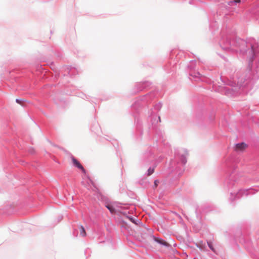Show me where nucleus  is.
I'll return each instance as SVG.
<instances>
[{
  "label": "nucleus",
  "mask_w": 259,
  "mask_h": 259,
  "mask_svg": "<svg viewBox=\"0 0 259 259\" xmlns=\"http://www.w3.org/2000/svg\"><path fill=\"white\" fill-rule=\"evenodd\" d=\"M246 147L247 145L245 143H238L235 145V150L237 151H243Z\"/></svg>",
  "instance_id": "f257e3e1"
},
{
  "label": "nucleus",
  "mask_w": 259,
  "mask_h": 259,
  "mask_svg": "<svg viewBox=\"0 0 259 259\" xmlns=\"http://www.w3.org/2000/svg\"><path fill=\"white\" fill-rule=\"evenodd\" d=\"M72 162L73 164L78 167V168L80 169L82 172L84 173L85 172V169L83 167V166L81 165V164L75 158H72Z\"/></svg>",
  "instance_id": "f03ea898"
},
{
  "label": "nucleus",
  "mask_w": 259,
  "mask_h": 259,
  "mask_svg": "<svg viewBox=\"0 0 259 259\" xmlns=\"http://www.w3.org/2000/svg\"><path fill=\"white\" fill-rule=\"evenodd\" d=\"M80 235L82 236H83V237L85 236L86 235H87L85 230L84 227L82 226H80Z\"/></svg>",
  "instance_id": "7ed1b4c3"
},
{
  "label": "nucleus",
  "mask_w": 259,
  "mask_h": 259,
  "mask_svg": "<svg viewBox=\"0 0 259 259\" xmlns=\"http://www.w3.org/2000/svg\"><path fill=\"white\" fill-rule=\"evenodd\" d=\"M106 207L108 208V209L110 210L111 212L113 213L115 211L114 208L112 206L110 205H107Z\"/></svg>",
  "instance_id": "20e7f679"
},
{
  "label": "nucleus",
  "mask_w": 259,
  "mask_h": 259,
  "mask_svg": "<svg viewBox=\"0 0 259 259\" xmlns=\"http://www.w3.org/2000/svg\"><path fill=\"white\" fill-rule=\"evenodd\" d=\"M154 172V168L150 167L148 170V176H150Z\"/></svg>",
  "instance_id": "39448f33"
},
{
  "label": "nucleus",
  "mask_w": 259,
  "mask_h": 259,
  "mask_svg": "<svg viewBox=\"0 0 259 259\" xmlns=\"http://www.w3.org/2000/svg\"><path fill=\"white\" fill-rule=\"evenodd\" d=\"M208 243V246L209 247V248L213 251H214V248L213 247V246H212V244L211 242H207Z\"/></svg>",
  "instance_id": "423d86ee"
},
{
  "label": "nucleus",
  "mask_w": 259,
  "mask_h": 259,
  "mask_svg": "<svg viewBox=\"0 0 259 259\" xmlns=\"http://www.w3.org/2000/svg\"><path fill=\"white\" fill-rule=\"evenodd\" d=\"M127 218L133 223L136 224L134 219L131 217H127Z\"/></svg>",
  "instance_id": "0eeeda50"
},
{
  "label": "nucleus",
  "mask_w": 259,
  "mask_h": 259,
  "mask_svg": "<svg viewBox=\"0 0 259 259\" xmlns=\"http://www.w3.org/2000/svg\"><path fill=\"white\" fill-rule=\"evenodd\" d=\"M162 244H163V245H165V246H167L168 245V243H166V242L164 241L163 240Z\"/></svg>",
  "instance_id": "6e6552de"
},
{
  "label": "nucleus",
  "mask_w": 259,
  "mask_h": 259,
  "mask_svg": "<svg viewBox=\"0 0 259 259\" xmlns=\"http://www.w3.org/2000/svg\"><path fill=\"white\" fill-rule=\"evenodd\" d=\"M158 183V181H155V182H154V186H155V188L157 187Z\"/></svg>",
  "instance_id": "1a4fd4ad"
},
{
  "label": "nucleus",
  "mask_w": 259,
  "mask_h": 259,
  "mask_svg": "<svg viewBox=\"0 0 259 259\" xmlns=\"http://www.w3.org/2000/svg\"><path fill=\"white\" fill-rule=\"evenodd\" d=\"M234 2L239 3H240V0H235Z\"/></svg>",
  "instance_id": "9d476101"
},
{
  "label": "nucleus",
  "mask_w": 259,
  "mask_h": 259,
  "mask_svg": "<svg viewBox=\"0 0 259 259\" xmlns=\"http://www.w3.org/2000/svg\"><path fill=\"white\" fill-rule=\"evenodd\" d=\"M156 240H157L158 242H159L160 243H162V241H161L160 240H157V239H156Z\"/></svg>",
  "instance_id": "9b49d317"
},
{
  "label": "nucleus",
  "mask_w": 259,
  "mask_h": 259,
  "mask_svg": "<svg viewBox=\"0 0 259 259\" xmlns=\"http://www.w3.org/2000/svg\"><path fill=\"white\" fill-rule=\"evenodd\" d=\"M16 102L18 103H19V100L18 99L16 100Z\"/></svg>",
  "instance_id": "f8f14e48"
}]
</instances>
